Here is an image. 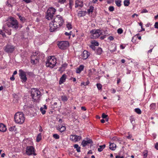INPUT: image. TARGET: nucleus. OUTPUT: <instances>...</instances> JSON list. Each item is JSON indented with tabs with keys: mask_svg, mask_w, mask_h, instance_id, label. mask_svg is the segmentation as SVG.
Segmentation results:
<instances>
[{
	"mask_svg": "<svg viewBox=\"0 0 158 158\" xmlns=\"http://www.w3.org/2000/svg\"><path fill=\"white\" fill-rule=\"evenodd\" d=\"M94 9V7L92 6H90L89 7V8L88 9V11L89 13H92Z\"/></svg>",
	"mask_w": 158,
	"mask_h": 158,
	"instance_id": "obj_25",
	"label": "nucleus"
},
{
	"mask_svg": "<svg viewBox=\"0 0 158 158\" xmlns=\"http://www.w3.org/2000/svg\"><path fill=\"white\" fill-rule=\"evenodd\" d=\"M81 109L82 110H85V111L86 110V108H85V107H84V106H82L81 107Z\"/></svg>",
	"mask_w": 158,
	"mask_h": 158,
	"instance_id": "obj_58",
	"label": "nucleus"
},
{
	"mask_svg": "<svg viewBox=\"0 0 158 158\" xmlns=\"http://www.w3.org/2000/svg\"><path fill=\"white\" fill-rule=\"evenodd\" d=\"M116 145L114 143H110L109 145V148L112 150H114L116 148Z\"/></svg>",
	"mask_w": 158,
	"mask_h": 158,
	"instance_id": "obj_20",
	"label": "nucleus"
},
{
	"mask_svg": "<svg viewBox=\"0 0 158 158\" xmlns=\"http://www.w3.org/2000/svg\"><path fill=\"white\" fill-rule=\"evenodd\" d=\"M135 38V37H133L131 40V41L133 42H134L135 41V40H134Z\"/></svg>",
	"mask_w": 158,
	"mask_h": 158,
	"instance_id": "obj_60",
	"label": "nucleus"
},
{
	"mask_svg": "<svg viewBox=\"0 0 158 158\" xmlns=\"http://www.w3.org/2000/svg\"><path fill=\"white\" fill-rule=\"evenodd\" d=\"M15 126L11 127H10L9 128V129L10 131H15Z\"/></svg>",
	"mask_w": 158,
	"mask_h": 158,
	"instance_id": "obj_36",
	"label": "nucleus"
},
{
	"mask_svg": "<svg viewBox=\"0 0 158 158\" xmlns=\"http://www.w3.org/2000/svg\"><path fill=\"white\" fill-rule=\"evenodd\" d=\"M121 61L122 63H124L125 62V60L124 59H122L121 60Z\"/></svg>",
	"mask_w": 158,
	"mask_h": 158,
	"instance_id": "obj_64",
	"label": "nucleus"
},
{
	"mask_svg": "<svg viewBox=\"0 0 158 158\" xmlns=\"http://www.w3.org/2000/svg\"><path fill=\"white\" fill-rule=\"evenodd\" d=\"M81 85H84L85 86V85H88V84H85V82H82L81 83Z\"/></svg>",
	"mask_w": 158,
	"mask_h": 158,
	"instance_id": "obj_61",
	"label": "nucleus"
},
{
	"mask_svg": "<svg viewBox=\"0 0 158 158\" xmlns=\"http://www.w3.org/2000/svg\"><path fill=\"white\" fill-rule=\"evenodd\" d=\"M75 7L76 8H77L78 7H82L83 6V2L78 0H76L75 1Z\"/></svg>",
	"mask_w": 158,
	"mask_h": 158,
	"instance_id": "obj_14",
	"label": "nucleus"
},
{
	"mask_svg": "<svg viewBox=\"0 0 158 158\" xmlns=\"http://www.w3.org/2000/svg\"><path fill=\"white\" fill-rule=\"evenodd\" d=\"M31 96L34 101H37L41 96V93L37 89L33 88L31 89Z\"/></svg>",
	"mask_w": 158,
	"mask_h": 158,
	"instance_id": "obj_6",
	"label": "nucleus"
},
{
	"mask_svg": "<svg viewBox=\"0 0 158 158\" xmlns=\"http://www.w3.org/2000/svg\"><path fill=\"white\" fill-rule=\"evenodd\" d=\"M66 77V76L65 74L62 75V77L60 78L59 81V83L60 84H61L65 81Z\"/></svg>",
	"mask_w": 158,
	"mask_h": 158,
	"instance_id": "obj_16",
	"label": "nucleus"
},
{
	"mask_svg": "<svg viewBox=\"0 0 158 158\" xmlns=\"http://www.w3.org/2000/svg\"><path fill=\"white\" fill-rule=\"evenodd\" d=\"M154 26L155 28H158V22L155 23Z\"/></svg>",
	"mask_w": 158,
	"mask_h": 158,
	"instance_id": "obj_47",
	"label": "nucleus"
},
{
	"mask_svg": "<svg viewBox=\"0 0 158 158\" xmlns=\"http://www.w3.org/2000/svg\"><path fill=\"white\" fill-rule=\"evenodd\" d=\"M66 0H58V2L61 4H63L65 2Z\"/></svg>",
	"mask_w": 158,
	"mask_h": 158,
	"instance_id": "obj_41",
	"label": "nucleus"
},
{
	"mask_svg": "<svg viewBox=\"0 0 158 158\" xmlns=\"http://www.w3.org/2000/svg\"><path fill=\"white\" fill-rule=\"evenodd\" d=\"M0 34L2 35L3 37L6 36L5 33L4 32H3V31L1 30H0Z\"/></svg>",
	"mask_w": 158,
	"mask_h": 158,
	"instance_id": "obj_44",
	"label": "nucleus"
},
{
	"mask_svg": "<svg viewBox=\"0 0 158 158\" xmlns=\"http://www.w3.org/2000/svg\"><path fill=\"white\" fill-rule=\"evenodd\" d=\"M109 10L110 11L112 12L114 10V8L113 6H110L109 8Z\"/></svg>",
	"mask_w": 158,
	"mask_h": 158,
	"instance_id": "obj_40",
	"label": "nucleus"
},
{
	"mask_svg": "<svg viewBox=\"0 0 158 158\" xmlns=\"http://www.w3.org/2000/svg\"><path fill=\"white\" fill-rule=\"evenodd\" d=\"M41 133L39 134L36 138H41Z\"/></svg>",
	"mask_w": 158,
	"mask_h": 158,
	"instance_id": "obj_51",
	"label": "nucleus"
},
{
	"mask_svg": "<svg viewBox=\"0 0 158 158\" xmlns=\"http://www.w3.org/2000/svg\"><path fill=\"white\" fill-rule=\"evenodd\" d=\"M64 20L62 17L60 15H57L55 17L53 20L49 23L50 30L51 32L55 31L57 28L61 27L63 24Z\"/></svg>",
	"mask_w": 158,
	"mask_h": 158,
	"instance_id": "obj_1",
	"label": "nucleus"
},
{
	"mask_svg": "<svg viewBox=\"0 0 158 158\" xmlns=\"http://www.w3.org/2000/svg\"><path fill=\"white\" fill-rule=\"evenodd\" d=\"M56 63V60L54 56H50L47 59L46 63V66L51 68L54 67Z\"/></svg>",
	"mask_w": 158,
	"mask_h": 158,
	"instance_id": "obj_4",
	"label": "nucleus"
},
{
	"mask_svg": "<svg viewBox=\"0 0 158 158\" xmlns=\"http://www.w3.org/2000/svg\"><path fill=\"white\" fill-rule=\"evenodd\" d=\"M121 0H116L115 1V3L116 4L117 6H118L120 7L121 6Z\"/></svg>",
	"mask_w": 158,
	"mask_h": 158,
	"instance_id": "obj_27",
	"label": "nucleus"
},
{
	"mask_svg": "<svg viewBox=\"0 0 158 158\" xmlns=\"http://www.w3.org/2000/svg\"><path fill=\"white\" fill-rule=\"evenodd\" d=\"M121 81V80L120 79H118V80H117V84H118L119 82H120Z\"/></svg>",
	"mask_w": 158,
	"mask_h": 158,
	"instance_id": "obj_62",
	"label": "nucleus"
},
{
	"mask_svg": "<svg viewBox=\"0 0 158 158\" xmlns=\"http://www.w3.org/2000/svg\"><path fill=\"white\" fill-rule=\"evenodd\" d=\"M17 15L19 17V18L20 19V20H21V21H22L23 23H24L26 19H25V18L23 17H22L19 15V14L18 13L17 14Z\"/></svg>",
	"mask_w": 158,
	"mask_h": 158,
	"instance_id": "obj_23",
	"label": "nucleus"
},
{
	"mask_svg": "<svg viewBox=\"0 0 158 158\" xmlns=\"http://www.w3.org/2000/svg\"><path fill=\"white\" fill-rule=\"evenodd\" d=\"M107 116L108 115L105 114L104 113H102V117L103 118L106 119L107 117Z\"/></svg>",
	"mask_w": 158,
	"mask_h": 158,
	"instance_id": "obj_42",
	"label": "nucleus"
},
{
	"mask_svg": "<svg viewBox=\"0 0 158 158\" xmlns=\"http://www.w3.org/2000/svg\"><path fill=\"white\" fill-rule=\"evenodd\" d=\"M97 86L98 90H100L102 89V86L101 84L100 83L97 84Z\"/></svg>",
	"mask_w": 158,
	"mask_h": 158,
	"instance_id": "obj_33",
	"label": "nucleus"
},
{
	"mask_svg": "<svg viewBox=\"0 0 158 158\" xmlns=\"http://www.w3.org/2000/svg\"><path fill=\"white\" fill-rule=\"evenodd\" d=\"M69 43L67 41H61L58 44L59 48L61 49H64L69 47Z\"/></svg>",
	"mask_w": 158,
	"mask_h": 158,
	"instance_id": "obj_9",
	"label": "nucleus"
},
{
	"mask_svg": "<svg viewBox=\"0 0 158 158\" xmlns=\"http://www.w3.org/2000/svg\"><path fill=\"white\" fill-rule=\"evenodd\" d=\"M135 111L138 114H140L141 113V111L139 108H137L135 109Z\"/></svg>",
	"mask_w": 158,
	"mask_h": 158,
	"instance_id": "obj_31",
	"label": "nucleus"
},
{
	"mask_svg": "<svg viewBox=\"0 0 158 158\" xmlns=\"http://www.w3.org/2000/svg\"><path fill=\"white\" fill-rule=\"evenodd\" d=\"M89 54V53L87 51H84L82 55L83 58L84 59H86L88 57Z\"/></svg>",
	"mask_w": 158,
	"mask_h": 158,
	"instance_id": "obj_15",
	"label": "nucleus"
},
{
	"mask_svg": "<svg viewBox=\"0 0 158 158\" xmlns=\"http://www.w3.org/2000/svg\"><path fill=\"white\" fill-rule=\"evenodd\" d=\"M92 34L91 38L93 39H96L98 38L101 34L100 31L99 30H93L90 31Z\"/></svg>",
	"mask_w": 158,
	"mask_h": 158,
	"instance_id": "obj_10",
	"label": "nucleus"
},
{
	"mask_svg": "<svg viewBox=\"0 0 158 158\" xmlns=\"http://www.w3.org/2000/svg\"><path fill=\"white\" fill-rule=\"evenodd\" d=\"M114 37L113 36H110L108 38V39L110 40H114Z\"/></svg>",
	"mask_w": 158,
	"mask_h": 158,
	"instance_id": "obj_48",
	"label": "nucleus"
},
{
	"mask_svg": "<svg viewBox=\"0 0 158 158\" xmlns=\"http://www.w3.org/2000/svg\"><path fill=\"white\" fill-rule=\"evenodd\" d=\"M123 31L122 28H119L117 30V32L118 34H121L123 33Z\"/></svg>",
	"mask_w": 158,
	"mask_h": 158,
	"instance_id": "obj_34",
	"label": "nucleus"
},
{
	"mask_svg": "<svg viewBox=\"0 0 158 158\" xmlns=\"http://www.w3.org/2000/svg\"><path fill=\"white\" fill-rule=\"evenodd\" d=\"M102 52V49L100 48H98L97 50V53L98 55H100Z\"/></svg>",
	"mask_w": 158,
	"mask_h": 158,
	"instance_id": "obj_26",
	"label": "nucleus"
},
{
	"mask_svg": "<svg viewBox=\"0 0 158 158\" xmlns=\"http://www.w3.org/2000/svg\"><path fill=\"white\" fill-rule=\"evenodd\" d=\"M135 16H138V15L137 14H134L133 15H132V18H134Z\"/></svg>",
	"mask_w": 158,
	"mask_h": 158,
	"instance_id": "obj_59",
	"label": "nucleus"
},
{
	"mask_svg": "<svg viewBox=\"0 0 158 158\" xmlns=\"http://www.w3.org/2000/svg\"><path fill=\"white\" fill-rule=\"evenodd\" d=\"M105 147V145L104 144L102 145H100L99 146L98 148V151L99 152H102Z\"/></svg>",
	"mask_w": 158,
	"mask_h": 158,
	"instance_id": "obj_24",
	"label": "nucleus"
},
{
	"mask_svg": "<svg viewBox=\"0 0 158 158\" xmlns=\"http://www.w3.org/2000/svg\"><path fill=\"white\" fill-rule=\"evenodd\" d=\"M69 7L70 8V9H72V6H73V1L70 0L69 1Z\"/></svg>",
	"mask_w": 158,
	"mask_h": 158,
	"instance_id": "obj_39",
	"label": "nucleus"
},
{
	"mask_svg": "<svg viewBox=\"0 0 158 158\" xmlns=\"http://www.w3.org/2000/svg\"><path fill=\"white\" fill-rule=\"evenodd\" d=\"M120 48L121 49H124L125 48V47L123 46V45H121L120 46Z\"/></svg>",
	"mask_w": 158,
	"mask_h": 158,
	"instance_id": "obj_57",
	"label": "nucleus"
},
{
	"mask_svg": "<svg viewBox=\"0 0 158 158\" xmlns=\"http://www.w3.org/2000/svg\"><path fill=\"white\" fill-rule=\"evenodd\" d=\"M71 136H72V138L74 137V138H75V139H76V138H81V136H78L77 135H72Z\"/></svg>",
	"mask_w": 158,
	"mask_h": 158,
	"instance_id": "obj_38",
	"label": "nucleus"
},
{
	"mask_svg": "<svg viewBox=\"0 0 158 158\" xmlns=\"http://www.w3.org/2000/svg\"><path fill=\"white\" fill-rule=\"evenodd\" d=\"M66 25L67 27L69 30L71 29L72 28V25L70 23H68Z\"/></svg>",
	"mask_w": 158,
	"mask_h": 158,
	"instance_id": "obj_32",
	"label": "nucleus"
},
{
	"mask_svg": "<svg viewBox=\"0 0 158 158\" xmlns=\"http://www.w3.org/2000/svg\"><path fill=\"white\" fill-rule=\"evenodd\" d=\"M4 49L8 53H12L15 49V47L12 45L8 44L4 47Z\"/></svg>",
	"mask_w": 158,
	"mask_h": 158,
	"instance_id": "obj_8",
	"label": "nucleus"
},
{
	"mask_svg": "<svg viewBox=\"0 0 158 158\" xmlns=\"http://www.w3.org/2000/svg\"><path fill=\"white\" fill-rule=\"evenodd\" d=\"M90 47L93 50H95V46L93 44H91L90 46Z\"/></svg>",
	"mask_w": 158,
	"mask_h": 158,
	"instance_id": "obj_49",
	"label": "nucleus"
},
{
	"mask_svg": "<svg viewBox=\"0 0 158 158\" xmlns=\"http://www.w3.org/2000/svg\"><path fill=\"white\" fill-rule=\"evenodd\" d=\"M57 103L56 102H55L53 103V106L55 107H57Z\"/></svg>",
	"mask_w": 158,
	"mask_h": 158,
	"instance_id": "obj_56",
	"label": "nucleus"
},
{
	"mask_svg": "<svg viewBox=\"0 0 158 158\" xmlns=\"http://www.w3.org/2000/svg\"><path fill=\"white\" fill-rule=\"evenodd\" d=\"M155 148L158 150V143H156L155 145Z\"/></svg>",
	"mask_w": 158,
	"mask_h": 158,
	"instance_id": "obj_54",
	"label": "nucleus"
},
{
	"mask_svg": "<svg viewBox=\"0 0 158 158\" xmlns=\"http://www.w3.org/2000/svg\"><path fill=\"white\" fill-rule=\"evenodd\" d=\"M40 110L43 114H44L46 113V111L45 110H44V108L41 107L40 108Z\"/></svg>",
	"mask_w": 158,
	"mask_h": 158,
	"instance_id": "obj_35",
	"label": "nucleus"
},
{
	"mask_svg": "<svg viewBox=\"0 0 158 158\" xmlns=\"http://www.w3.org/2000/svg\"><path fill=\"white\" fill-rule=\"evenodd\" d=\"M19 75L23 82H26L27 80L26 73L22 69L19 70Z\"/></svg>",
	"mask_w": 158,
	"mask_h": 158,
	"instance_id": "obj_11",
	"label": "nucleus"
},
{
	"mask_svg": "<svg viewBox=\"0 0 158 158\" xmlns=\"http://www.w3.org/2000/svg\"><path fill=\"white\" fill-rule=\"evenodd\" d=\"M57 129L61 132L64 131L65 129L66 128L65 126H61V125H59Z\"/></svg>",
	"mask_w": 158,
	"mask_h": 158,
	"instance_id": "obj_19",
	"label": "nucleus"
},
{
	"mask_svg": "<svg viewBox=\"0 0 158 158\" xmlns=\"http://www.w3.org/2000/svg\"><path fill=\"white\" fill-rule=\"evenodd\" d=\"M56 12V9L53 7L49 8L46 13V18L48 20L52 19Z\"/></svg>",
	"mask_w": 158,
	"mask_h": 158,
	"instance_id": "obj_7",
	"label": "nucleus"
},
{
	"mask_svg": "<svg viewBox=\"0 0 158 158\" xmlns=\"http://www.w3.org/2000/svg\"><path fill=\"white\" fill-rule=\"evenodd\" d=\"M41 54L38 51H36L32 53L31 57V62L33 64H36L39 62Z\"/></svg>",
	"mask_w": 158,
	"mask_h": 158,
	"instance_id": "obj_5",
	"label": "nucleus"
},
{
	"mask_svg": "<svg viewBox=\"0 0 158 158\" xmlns=\"http://www.w3.org/2000/svg\"><path fill=\"white\" fill-rule=\"evenodd\" d=\"M53 137L54 138H59V136L56 134H55L53 135Z\"/></svg>",
	"mask_w": 158,
	"mask_h": 158,
	"instance_id": "obj_43",
	"label": "nucleus"
},
{
	"mask_svg": "<svg viewBox=\"0 0 158 158\" xmlns=\"http://www.w3.org/2000/svg\"><path fill=\"white\" fill-rule=\"evenodd\" d=\"M9 21L6 23V25L8 27H12L15 29H17L19 27V23L17 20L13 17L10 18Z\"/></svg>",
	"mask_w": 158,
	"mask_h": 158,
	"instance_id": "obj_3",
	"label": "nucleus"
},
{
	"mask_svg": "<svg viewBox=\"0 0 158 158\" xmlns=\"http://www.w3.org/2000/svg\"><path fill=\"white\" fill-rule=\"evenodd\" d=\"M101 122L102 123H104L105 122V121L103 119H102L101 120Z\"/></svg>",
	"mask_w": 158,
	"mask_h": 158,
	"instance_id": "obj_63",
	"label": "nucleus"
},
{
	"mask_svg": "<svg viewBox=\"0 0 158 158\" xmlns=\"http://www.w3.org/2000/svg\"><path fill=\"white\" fill-rule=\"evenodd\" d=\"M84 66L83 65H80L79 67L77 68L76 70V72L77 73H80L84 69Z\"/></svg>",
	"mask_w": 158,
	"mask_h": 158,
	"instance_id": "obj_18",
	"label": "nucleus"
},
{
	"mask_svg": "<svg viewBox=\"0 0 158 158\" xmlns=\"http://www.w3.org/2000/svg\"><path fill=\"white\" fill-rule=\"evenodd\" d=\"M148 12V11L146 9H143L141 12V13H146Z\"/></svg>",
	"mask_w": 158,
	"mask_h": 158,
	"instance_id": "obj_45",
	"label": "nucleus"
},
{
	"mask_svg": "<svg viewBox=\"0 0 158 158\" xmlns=\"http://www.w3.org/2000/svg\"><path fill=\"white\" fill-rule=\"evenodd\" d=\"M6 130V126L3 123H0V131L1 132H5Z\"/></svg>",
	"mask_w": 158,
	"mask_h": 158,
	"instance_id": "obj_17",
	"label": "nucleus"
},
{
	"mask_svg": "<svg viewBox=\"0 0 158 158\" xmlns=\"http://www.w3.org/2000/svg\"><path fill=\"white\" fill-rule=\"evenodd\" d=\"M24 2L26 3H29L31 2L32 0H23Z\"/></svg>",
	"mask_w": 158,
	"mask_h": 158,
	"instance_id": "obj_50",
	"label": "nucleus"
},
{
	"mask_svg": "<svg viewBox=\"0 0 158 158\" xmlns=\"http://www.w3.org/2000/svg\"><path fill=\"white\" fill-rule=\"evenodd\" d=\"M15 79L14 75H12V77H10V79L11 81H14Z\"/></svg>",
	"mask_w": 158,
	"mask_h": 158,
	"instance_id": "obj_52",
	"label": "nucleus"
},
{
	"mask_svg": "<svg viewBox=\"0 0 158 158\" xmlns=\"http://www.w3.org/2000/svg\"><path fill=\"white\" fill-rule=\"evenodd\" d=\"M130 120L131 122V123H132L134 124L135 123V119L133 117H130Z\"/></svg>",
	"mask_w": 158,
	"mask_h": 158,
	"instance_id": "obj_37",
	"label": "nucleus"
},
{
	"mask_svg": "<svg viewBox=\"0 0 158 158\" xmlns=\"http://www.w3.org/2000/svg\"><path fill=\"white\" fill-rule=\"evenodd\" d=\"M150 108L152 110L155 109L156 107V104L154 103L151 104L150 105Z\"/></svg>",
	"mask_w": 158,
	"mask_h": 158,
	"instance_id": "obj_29",
	"label": "nucleus"
},
{
	"mask_svg": "<svg viewBox=\"0 0 158 158\" xmlns=\"http://www.w3.org/2000/svg\"><path fill=\"white\" fill-rule=\"evenodd\" d=\"M26 153L28 155H31L34 153V149L33 147L28 146L27 147Z\"/></svg>",
	"mask_w": 158,
	"mask_h": 158,
	"instance_id": "obj_12",
	"label": "nucleus"
},
{
	"mask_svg": "<svg viewBox=\"0 0 158 158\" xmlns=\"http://www.w3.org/2000/svg\"><path fill=\"white\" fill-rule=\"evenodd\" d=\"M70 80L73 79V82H75L76 81V79L75 78H74V77H71L70 78Z\"/></svg>",
	"mask_w": 158,
	"mask_h": 158,
	"instance_id": "obj_53",
	"label": "nucleus"
},
{
	"mask_svg": "<svg viewBox=\"0 0 158 158\" xmlns=\"http://www.w3.org/2000/svg\"><path fill=\"white\" fill-rule=\"evenodd\" d=\"M71 33H72V32L71 31H70V32H69V33H68V32H65V34L66 35H67V36L69 35V36H70L71 35Z\"/></svg>",
	"mask_w": 158,
	"mask_h": 158,
	"instance_id": "obj_46",
	"label": "nucleus"
},
{
	"mask_svg": "<svg viewBox=\"0 0 158 158\" xmlns=\"http://www.w3.org/2000/svg\"><path fill=\"white\" fill-rule=\"evenodd\" d=\"M93 143L91 139H89L87 140H83L81 143V145L83 147H85L88 144H90Z\"/></svg>",
	"mask_w": 158,
	"mask_h": 158,
	"instance_id": "obj_13",
	"label": "nucleus"
},
{
	"mask_svg": "<svg viewBox=\"0 0 158 158\" xmlns=\"http://www.w3.org/2000/svg\"><path fill=\"white\" fill-rule=\"evenodd\" d=\"M61 100L63 102H67L68 100V98L65 95H62L61 96Z\"/></svg>",
	"mask_w": 158,
	"mask_h": 158,
	"instance_id": "obj_21",
	"label": "nucleus"
},
{
	"mask_svg": "<svg viewBox=\"0 0 158 158\" xmlns=\"http://www.w3.org/2000/svg\"><path fill=\"white\" fill-rule=\"evenodd\" d=\"M14 119L16 123L22 124L25 121V117L24 114L21 112H18L15 115Z\"/></svg>",
	"mask_w": 158,
	"mask_h": 158,
	"instance_id": "obj_2",
	"label": "nucleus"
},
{
	"mask_svg": "<svg viewBox=\"0 0 158 158\" xmlns=\"http://www.w3.org/2000/svg\"><path fill=\"white\" fill-rule=\"evenodd\" d=\"M130 4L129 0H125L124 2V4L125 6H128Z\"/></svg>",
	"mask_w": 158,
	"mask_h": 158,
	"instance_id": "obj_30",
	"label": "nucleus"
},
{
	"mask_svg": "<svg viewBox=\"0 0 158 158\" xmlns=\"http://www.w3.org/2000/svg\"><path fill=\"white\" fill-rule=\"evenodd\" d=\"M73 147L74 148L76 149L77 152H81V148L79 146V145L78 144H75L74 145Z\"/></svg>",
	"mask_w": 158,
	"mask_h": 158,
	"instance_id": "obj_22",
	"label": "nucleus"
},
{
	"mask_svg": "<svg viewBox=\"0 0 158 158\" xmlns=\"http://www.w3.org/2000/svg\"><path fill=\"white\" fill-rule=\"evenodd\" d=\"M116 158H124L123 156H116Z\"/></svg>",
	"mask_w": 158,
	"mask_h": 158,
	"instance_id": "obj_55",
	"label": "nucleus"
},
{
	"mask_svg": "<svg viewBox=\"0 0 158 158\" xmlns=\"http://www.w3.org/2000/svg\"><path fill=\"white\" fill-rule=\"evenodd\" d=\"M91 43L92 44H93L95 46H98L99 45L98 43L95 40L92 41Z\"/></svg>",
	"mask_w": 158,
	"mask_h": 158,
	"instance_id": "obj_28",
	"label": "nucleus"
}]
</instances>
